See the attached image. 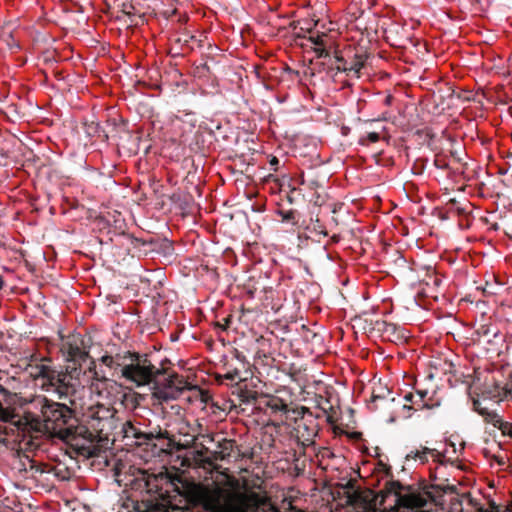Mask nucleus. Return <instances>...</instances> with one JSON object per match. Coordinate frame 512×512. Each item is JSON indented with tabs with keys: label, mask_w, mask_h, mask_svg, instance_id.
<instances>
[{
	"label": "nucleus",
	"mask_w": 512,
	"mask_h": 512,
	"mask_svg": "<svg viewBox=\"0 0 512 512\" xmlns=\"http://www.w3.org/2000/svg\"><path fill=\"white\" fill-rule=\"evenodd\" d=\"M89 372L93 374V379L104 384L105 388H112L113 386H118V388H121V385H118L115 380L109 377V370L106 367L105 369H97V365L94 361H91L90 363Z\"/></svg>",
	"instance_id": "nucleus-13"
},
{
	"label": "nucleus",
	"mask_w": 512,
	"mask_h": 512,
	"mask_svg": "<svg viewBox=\"0 0 512 512\" xmlns=\"http://www.w3.org/2000/svg\"><path fill=\"white\" fill-rule=\"evenodd\" d=\"M112 378L124 379L136 387L153 385V395L160 401L168 402L175 398V391L159 386L157 377L161 371L148 359L146 354L125 351L116 355L104 354L100 358Z\"/></svg>",
	"instance_id": "nucleus-1"
},
{
	"label": "nucleus",
	"mask_w": 512,
	"mask_h": 512,
	"mask_svg": "<svg viewBox=\"0 0 512 512\" xmlns=\"http://www.w3.org/2000/svg\"><path fill=\"white\" fill-rule=\"evenodd\" d=\"M419 105L422 113L432 116H440L449 107L445 98H419Z\"/></svg>",
	"instance_id": "nucleus-10"
},
{
	"label": "nucleus",
	"mask_w": 512,
	"mask_h": 512,
	"mask_svg": "<svg viewBox=\"0 0 512 512\" xmlns=\"http://www.w3.org/2000/svg\"><path fill=\"white\" fill-rule=\"evenodd\" d=\"M428 455L434 458V461L439 462L444 457L437 450L424 447L422 450L411 451L406 455V460H418L420 463L428 461Z\"/></svg>",
	"instance_id": "nucleus-14"
},
{
	"label": "nucleus",
	"mask_w": 512,
	"mask_h": 512,
	"mask_svg": "<svg viewBox=\"0 0 512 512\" xmlns=\"http://www.w3.org/2000/svg\"><path fill=\"white\" fill-rule=\"evenodd\" d=\"M465 101H470V100H476V98H470V97H467V98H463Z\"/></svg>",
	"instance_id": "nucleus-44"
},
{
	"label": "nucleus",
	"mask_w": 512,
	"mask_h": 512,
	"mask_svg": "<svg viewBox=\"0 0 512 512\" xmlns=\"http://www.w3.org/2000/svg\"><path fill=\"white\" fill-rule=\"evenodd\" d=\"M225 512H243L240 509H227Z\"/></svg>",
	"instance_id": "nucleus-42"
},
{
	"label": "nucleus",
	"mask_w": 512,
	"mask_h": 512,
	"mask_svg": "<svg viewBox=\"0 0 512 512\" xmlns=\"http://www.w3.org/2000/svg\"><path fill=\"white\" fill-rule=\"evenodd\" d=\"M225 378L230 381H236L237 379H240V371L238 369L228 371L225 375Z\"/></svg>",
	"instance_id": "nucleus-26"
},
{
	"label": "nucleus",
	"mask_w": 512,
	"mask_h": 512,
	"mask_svg": "<svg viewBox=\"0 0 512 512\" xmlns=\"http://www.w3.org/2000/svg\"><path fill=\"white\" fill-rule=\"evenodd\" d=\"M393 99L394 98H390V97L385 98L386 105H391Z\"/></svg>",
	"instance_id": "nucleus-40"
},
{
	"label": "nucleus",
	"mask_w": 512,
	"mask_h": 512,
	"mask_svg": "<svg viewBox=\"0 0 512 512\" xmlns=\"http://www.w3.org/2000/svg\"><path fill=\"white\" fill-rule=\"evenodd\" d=\"M428 392L426 390H418L415 393V396H417L419 403H422L423 409H432L435 406H439V403H436L435 405H430L428 403L424 402L425 397L427 396Z\"/></svg>",
	"instance_id": "nucleus-21"
},
{
	"label": "nucleus",
	"mask_w": 512,
	"mask_h": 512,
	"mask_svg": "<svg viewBox=\"0 0 512 512\" xmlns=\"http://www.w3.org/2000/svg\"><path fill=\"white\" fill-rule=\"evenodd\" d=\"M404 490L405 487L399 481L389 480L385 485L384 497H393L395 506L410 509L414 500L410 492L404 493Z\"/></svg>",
	"instance_id": "nucleus-9"
},
{
	"label": "nucleus",
	"mask_w": 512,
	"mask_h": 512,
	"mask_svg": "<svg viewBox=\"0 0 512 512\" xmlns=\"http://www.w3.org/2000/svg\"><path fill=\"white\" fill-rule=\"evenodd\" d=\"M35 105L37 109H41V107L37 103Z\"/></svg>",
	"instance_id": "nucleus-46"
},
{
	"label": "nucleus",
	"mask_w": 512,
	"mask_h": 512,
	"mask_svg": "<svg viewBox=\"0 0 512 512\" xmlns=\"http://www.w3.org/2000/svg\"><path fill=\"white\" fill-rule=\"evenodd\" d=\"M452 156L456 159L457 162H461L462 159L460 156H458L457 152H452Z\"/></svg>",
	"instance_id": "nucleus-34"
},
{
	"label": "nucleus",
	"mask_w": 512,
	"mask_h": 512,
	"mask_svg": "<svg viewBox=\"0 0 512 512\" xmlns=\"http://www.w3.org/2000/svg\"><path fill=\"white\" fill-rule=\"evenodd\" d=\"M81 367L68 366L65 370H57L46 365L38 367L35 379L43 390L58 399L67 400L76 406L85 393V384L81 380Z\"/></svg>",
	"instance_id": "nucleus-2"
},
{
	"label": "nucleus",
	"mask_w": 512,
	"mask_h": 512,
	"mask_svg": "<svg viewBox=\"0 0 512 512\" xmlns=\"http://www.w3.org/2000/svg\"><path fill=\"white\" fill-rule=\"evenodd\" d=\"M303 108H304V106L301 105L300 107H295V108L291 109L290 112H301V109H303Z\"/></svg>",
	"instance_id": "nucleus-36"
},
{
	"label": "nucleus",
	"mask_w": 512,
	"mask_h": 512,
	"mask_svg": "<svg viewBox=\"0 0 512 512\" xmlns=\"http://www.w3.org/2000/svg\"><path fill=\"white\" fill-rule=\"evenodd\" d=\"M349 132H350V128H349V127H347V126H342V128H341V133H342V135H343V136L348 135V134H349Z\"/></svg>",
	"instance_id": "nucleus-32"
},
{
	"label": "nucleus",
	"mask_w": 512,
	"mask_h": 512,
	"mask_svg": "<svg viewBox=\"0 0 512 512\" xmlns=\"http://www.w3.org/2000/svg\"><path fill=\"white\" fill-rule=\"evenodd\" d=\"M402 409L403 411H406L408 414L405 416V418H410L411 417V411L413 410V406H410V405H407V404H404L402 406Z\"/></svg>",
	"instance_id": "nucleus-31"
},
{
	"label": "nucleus",
	"mask_w": 512,
	"mask_h": 512,
	"mask_svg": "<svg viewBox=\"0 0 512 512\" xmlns=\"http://www.w3.org/2000/svg\"><path fill=\"white\" fill-rule=\"evenodd\" d=\"M198 434L191 435L190 440H186L185 449L193 448L197 450H201L203 453H207L209 451L208 448L203 443H198L199 439H202L204 442H217V448L221 450L228 449V442L225 439L218 440L216 434L209 432L207 429H204L201 424L197 425Z\"/></svg>",
	"instance_id": "nucleus-8"
},
{
	"label": "nucleus",
	"mask_w": 512,
	"mask_h": 512,
	"mask_svg": "<svg viewBox=\"0 0 512 512\" xmlns=\"http://www.w3.org/2000/svg\"><path fill=\"white\" fill-rule=\"evenodd\" d=\"M496 428L501 430L504 436H508L512 438V423L504 421L502 418H500L499 423L495 425Z\"/></svg>",
	"instance_id": "nucleus-18"
},
{
	"label": "nucleus",
	"mask_w": 512,
	"mask_h": 512,
	"mask_svg": "<svg viewBox=\"0 0 512 512\" xmlns=\"http://www.w3.org/2000/svg\"><path fill=\"white\" fill-rule=\"evenodd\" d=\"M367 137H368L369 141L372 143H375V142L379 141V139H380V136L377 132H370Z\"/></svg>",
	"instance_id": "nucleus-29"
},
{
	"label": "nucleus",
	"mask_w": 512,
	"mask_h": 512,
	"mask_svg": "<svg viewBox=\"0 0 512 512\" xmlns=\"http://www.w3.org/2000/svg\"><path fill=\"white\" fill-rule=\"evenodd\" d=\"M17 468L19 471L32 472V476H36V474H49L52 472L51 468L48 469L46 466L30 459L29 456H24V458H20L18 461Z\"/></svg>",
	"instance_id": "nucleus-12"
},
{
	"label": "nucleus",
	"mask_w": 512,
	"mask_h": 512,
	"mask_svg": "<svg viewBox=\"0 0 512 512\" xmlns=\"http://www.w3.org/2000/svg\"><path fill=\"white\" fill-rule=\"evenodd\" d=\"M270 168L274 171L279 169L280 160L276 156H272L269 160Z\"/></svg>",
	"instance_id": "nucleus-27"
},
{
	"label": "nucleus",
	"mask_w": 512,
	"mask_h": 512,
	"mask_svg": "<svg viewBox=\"0 0 512 512\" xmlns=\"http://www.w3.org/2000/svg\"><path fill=\"white\" fill-rule=\"evenodd\" d=\"M316 51L319 57L329 58L331 66L337 71L345 72L348 76L356 78L359 77L360 70L364 67L367 59L366 55L358 53L351 48L343 51L334 50L333 53H331V51L325 47H318Z\"/></svg>",
	"instance_id": "nucleus-5"
},
{
	"label": "nucleus",
	"mask_w": 512,
	"mask_h": 512,
	"mask_svg": "<svg viewBox=\"0 0 512 512\" xmlns=\"http://www.w3.org/2000/svg\"><path fill=\"white\" fill-rule=\"evenodd\" d=\"M30 408L48 430L69 432L68 426L74 413L67 404L37 395L31 399Z\"/></svg>",
	"instance_id": "nucleus-3"
},
{
	"label": "nucleus",
	"mask_w": 512,
	"mask_h": 512,
	"mask_svg": "<svg viewBox=\"0 0 512 512\" xmlns=\"http://www.w3.org/2000/svg\"><path fill=\"white\" fill-rule=\"evenodd\" d=\"M404 400L406 402H411V403H413L415 405L419 404L418 398H417V396H415V393H407V394H405Z\"/></svg>",
	"instance_id": "nucleus-28"
},
{
	"label": "nucleus",
	"mask_w": 512,
	"mask_h": 512,
	"mask_svg": "<svg viewBox=\"0 0 512 512\" xmlns=\"http://www.w3.org/2000/svg\"><path fill=\"white\" fill-rule=\"evenodd\" d=\"M76 351H77V355H79L81 358L88 357L87 353L86 352H82L79 348H76Z\"/></svg>",
	"instance_id": "nucleus-33"
},
{
	"label": "nucleus",
	"mask_w": 512,
	"mask_h": 512,
	"mask_svg": "<svg viewBox=\"0 0 512 512\" xmlns=\"http://www.w3.org/2000/svg\"><path fill=\"white\" fill-rule=\"evenodd\" d=\"M116 409L97 403L83 412L86 424L97 433L108 434L117 427Z\"/></svg>",
	"instance_id": "nucleus-7"
},
{
	"label": "nucleus",
	"mask_w": 512,
	"mask_h": 512,
	"mask_svg": "<svg viewBox=\"0 0 512 512\" xmlns=\"http://www.w3.org/2000/svg\"><path fill=\"white\" fill-rule=\"evenodd\" d=\"M378 330L384 332H394L396 330V325L392 323H387L386 321L377 322Z\"/></svg>",
	"instance_id": "nucleus-22"
},
{
	"label": "nucleus",
	"mask_w": 512,
	"mask_h": 512,
	"mask_svg": "<svg viewBox=\"0 0 512 512\" xmlns=\"http://www.w3.org/2000/svg\"><path fill=\"white\" fill-rule=\"evenodd\" d=\"M382 390H385L388 395L391 394V391L388 388H386V387L382 388Z\"/></svg>",
	"instance_id": "nucleus-43"
},
{
	"label": "nucleus",
	"mask_w": 512,
	"mask_h": 512,
	"mask_svg": "<svg viewBox=\"0 0 512 512\" xmlns=\"http://www.w3.org/2000/svg\"><path fill=\"white\" fill-rule=\"evenodd\" d=\"M385 399H386V396L384 395V393H379V394L373 393L372 399H371V403L368 404V408L370 410H376L377 406L372 405V404L375 403L378 400H385Z\"/></svg>",
	"instance_id": "nucleus-24"
},
{
	"label": "nucleus",
	"mask_w": 512,
	"mask_h": 512,
	"mask_svg": "<svg viewBox=\"0 0 512 512\" xmlns=\"http://www.w3.org/2000/svg\"><path fill=\"white\" fill-rule=\"evenodd\" d=\"M288 98H282V97H279V98H276L278 104H284L286 102Z\"/></svg>",
	"instance_id": "nucleus-35"
},
{
	"label": "nucleus",
	"mask_w": 512,
	"mask_h": 512,
	"mask_svg": "<svg viewBox=\"0 0 512 512\" xmlns=\"http://www.w3.org/2000/svg\"><path fill=\"white\" fill-rule=\"evenodd\" d=\"M130 397V395L126 394V393H123L122 394V399H121V402L124 403L125 401H127V399Z\"/></svg>",
	"instance_id": "nucleus-38"
},
{
	"label": "nucleus",
	"mask_w": 512,
	"mask_h": 512,
	"mask_svg": "<svg viewBox=\"0 0 512 512\" xmlns=\"http://www.w3.org/2000/svg\"><path fill=\"white\" fill-rule=\"evenodd\" d=\"M278 214L282 217L284 222H289L294 218V211H279Z\"/></svg>",
	"instance_id": "nucleus-25"
},
{
	"label": "nucleus",
	"mask_w": 512,
	"mask_h": 512,
	"mask_svg": "<svg viewBox=\"0 0 512 512\" xmlns=\"http://www.w3.org/2000/svg\"><path fill=\"white\" fill-rule=\"evenodd\" d=\"M490 394V397H496V396H499L500 395V391L498 390L497 393H492V392H489Z\"/></svg>",
	"instance_id": "nucleus-41"
},
{
	"label": "nucleus",
	"mask_w": 512,
	"mask_h": 512,
	"mask_svg": "<svg viewBox=\"0 0 512 512\" xmlns=\"http://www.w3.org/2000/svg\"><path fill=\"white\" fill-rule=\"evenodd\" d=\"M116 235L125 237L129 241L130 245L137 250L139 256L156 254L161 256L168 263H172L175 259V248L173 242L166 237H149L144 239L138 238L124 231Z\"/></svg>",
	"instance_id": "nucleus-6"
},
{
	"label": "nucleus",
	"mask_w": 512,
	"mask_h": 512,
	"mask_svg": "<svg viewBox=\"0 0 512 512\" xmlns=\"http://www.w3.org/2000/svg\"><path fill=\"white\" fill-rule=\"evenodd\" d=\"M473 409L479 415H481L486 422L492 424L494 427L499 423L500 415L496 411L489 410L486 407L481 406V402L478 399L473 400Z\"/></svg>",
	"instance_id": "nucleus-15"
},
{
	"label": "nucleus",
	"mask_w": 512,
	"mask_h": 512,
	"mask_svg": "<svg viewBox=\"0 0 512 512\" xmlns=\"http://www.w3.org/2000/svg\"><path fill=\"white\" fill-rule=\"evenodd\" d=\"M434 166L437 169H442V170L450 169L448 161L446 159L440 158V157H436L435 158Z\"/></svg>",
	"instance_id": "nucleus-23"
},
{
	"label": "nucleus",
	"mask_w": 512,
	"mask_h": 512,
	"mask_svg": "<svg viewBox=\"0 0 512 512\" xmlns=\"http://www.w3.org/2000/svg\"><path fill=\"white\" fill-rule=\"evenodd\" d=\"M266 406L269 407L274 413H286L288 411L286 403L277 397L269 399L266 402Z\"/></svg>",
	"instance_id": "nucleus-17"
},
{
	"label": "nucleus",
	"mask_w": 512,
	"mask_h": 512,
	"mask_svg": "<svg viewBox=\"0 0 512 512\" xmlns=\"http://www.w3.org/2000/svg\"><path fill=\"white\" fill-rule=\"evenodd\" d=\"M426 268V275L423 279V282L427 286H433L435 288L440 287L442 284V277L437 274V272L430 266Z\"/></svg>",
	"instance_id": "nucleus-16"
},
{
	"label": "nucleus",
	"mask_w": 512,
	"mask_h": 512,
	"mask_svg": "<svg viewBox=\"0 0 512 512\" xmlns=\"http://www.w3.org/2000/svg\"><path fill=\"white\" fill-rule=\"evenodd\" d=\"M4 285H5L4 278H3V276L0 274V290H1V289H3Z\"/></svg>",
	"instance_id": "nucleus-37"
},
{
	"label": "nucleus",
	"mask_w": 512,
	"mask_h": 512,
	"mask_svg": "<svg viewBox=\"0 0 512 512\" xmlns=\"http://www.w3.org/2000/svg\"><path fill=\"white\" fill-rule=\"evenodd\" d=\"M396 421V417L395 416H390L389 419L387 420L388 423H394Z\"/></svg>",
	"instance_id": "nucleus-39"
},
{
	"label": "nucleus",
	"mask_w": 512,
	"mask_h": 512,
	"mask_svg": "<svg viewBox=\"0 0 512 512\" xmlns=\"http://www.w3.org/2000/svg\"><path fill=\"white\" fill-rule=\"evenodd\" d=\"M124 438L131 443L142 446L151 452L152 456H160L167 448L180 450L179 444L174 437L166 430L155 428L153 431H144L139 425L127 421L122 425Z\"/></svg>",
	"instance_id": "nucleus-4"
},
{
	"label": "nucleus",
	"mask_w": 512,
	"mask_h": 512,
	"mask_svg": "<svg viewBox=\"0 0 512 512\" xmlns=\"http://www.w3.org/2000/svg\"><path fill=\"white\" fill-rule=\"evenodd\" d=\"M399 114L411 125H417L421 118V108L418 103H402L398 107Z\"/></svg>",
	"instance_id": "nucleus-11"
},
{
	"label": "nucleus",
	"mask_w": 512,
	"mask_h": 512,
	"mask_svg": "<svg viewBox=\"0 0 512 512\" xmlns=\"http://www.w3.org/2000/svg\"><path fill=\"white\" fill-rule=\"evenodd\" d=\"M302 331H303L302 332V337L307 342H309V341L313 342L317 338L320 337L317 333H315L314 331H312L311 329H309L305 325H302Z\"/></svg>",
	"instance_id": "nucleus-20"
},
{
	"label": "nucleus",
	"mask_w": 512,
	"mask_h": 512,
	"mask_svg": "<svg viewBox=\"0 0 512 512\" xmlns=\"http://www.w3.org/2000/svg\"><path fill=\"white\" fill-rule=\"evenodd\" d=\"M184 117H187V118H189V119H184L183 117L178 116V115L176 116V118H178V119H180V120H182V121H187V122H191V123L194 121V119H192V117H193V114H192V113H185V114H184Z\"/></svg>",
	"instance_id": "nucleus-30"
},
{
	"label": "nucleus",
	"mask_w": 512,
	"mask_h": 512,
	"mask_svg": "<svg viewBox=\"0 0 512 512\" xmlns=\"http://www.w3.org/2000/svg\"><path fill=\"white\" fill-rule=\"evenodd\" d=\"M87 132L89 135H97L98 137L108 138V135L106 134L104 129L98 123L97 124L92 123L91 125H89Z\"/></svg>",
	"instance_id": "nucleus-19"
},
{
	"label": "nucleus",
	"mask_w": 512,
	"mask_h": 512,
	"mask_svg": "<svg viewBox=\"0 0 512 512\" xmlns=\"http://www.w3.org/2000/svg\"><path fill=\"white\" fill-rule=\"evenodd\" d=\"M362 102V99L361 98H358V101H357V106L358 108L360 107V103Z\"/></svg>",
	"instance_id": "nucleus-45"
}]
</instances>
